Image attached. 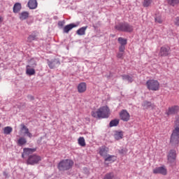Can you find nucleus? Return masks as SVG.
Segmentation results:
<instances>
[{
	"label": "nucleus",
	"mask_w": 179,
	"mask_h": 179,
	"mask_svg": "<svg viewBox=\"0 0 179 179\" xmlns=\"http://www.w3.org/2000/svg\"><path fill=\"white\" fill-rule=\"evenodd\" d=\"M61 63L57 59H54L52 61L48 60V65L50 69H54L57 65H59Z\"/></svg>",
	"instance_id": "15"
},
{
	"label": "nucleus",
	"mask_w": 179,
	"mask_h": 179,
	"mask_svg": "<svg viewBox=\"0 0 179 179\" xmlns=\"http://www.w3.org/2000/svg\"><path fill=\"white\" fill-rule=\"evenodd\" d=\"M146 86L148 90H152L153 92H157L160 87V83L157 80H148L146 82Z\"/></svg>",
	"instance_id": "6"
},
{
	"label": "nucleus",
	"mask_w": 179,
	"mask_h": 179,
	"mask_svg": "<svg viewBox=\"0 0 179 179\" xmlns=\"http://www.w3.org/2000/svg\"><path fill=\"white\" fill-rule=\"evenodd\" d=\"M105 162H109L110 163H114L117 160V157L114 155H107L105 157Z\"/></svg>",
	"instance_id": "25"
},
{
	"label": "nucleus",
	"mask_w": 179,
	"mask_h": 179,
	"mask_svg": "<svg viewBox=\"0 0 179 179\" xmlns=\"http://www.w3.org/2000/svg\"><path fill=\"white\" fill-rule=\"evenodd\" d=\"M119 117L122 121L124 122H128L129 120H131V114L128 112V110L125 109H122L120 113H119Z\"/></svg>",
	"instance_id": "7"
},
{
	"label": "nucleus",
	"mask_w": 179,
	"mask_h": 179,
	"mask_svg": "<svg viewBox=\"0 0 179 179\" xmlns=\"http://www.w3.org/2000/svg\"><path fill=\"white\" fill-rule=\"evenodd\" d=\"M143 107L144 108V109H148L149 108V107H151L152 110H155V108H156V105L148 101H145L143 103Z\"/></svg>",
	"instance_id": "18"
},
{
	"label": "nucleus",
	"mask_w": 179,
	"mask_h": 179,
	"mask_svg": "<svg viewBox=\"0 0 179 179\" xmlns=\"http://www.w3.org/2000/svg\"><path fill=\"white\" fill-rule=\"evenodd\" d=\"M22 10V3H15L13 8V13H19Z\"/></svg>",
	"instance_id": "19"
},
{
	"label": "nucleus",
	"mask_w": 179,
	"mask_h": 179,
	"mask_svg": "<svg viewBox=\"0 0 179 179\" xmlns=\"http://www.w3.org/2000/svg\"><path fill=\"white\" fill-rule=\"evenodd\" d=\"M91 115L94 118H108L110 117V108L108 106H102L96 111H92Z\"/></svg>",
	"instance_id": "1"
},
{
	"label": "nucleus",
	"mask_w": 179,
	"mask_h": 179,
	"mask_svg": "<svg viewBox=\"0 0 179 179\" xmlns=\"http://www.w3.org/2000/svg\"><path fill=\"white\" fill-rule=\"evenodd\" d=\"M36 40H38V38H37V32L36 31H34L27 38L28 43H32V41H36Z\"/></svg>",
	"instance_id": "20"
},
{
	"label": "nucleus",
	"mask_w": 179,
	"mask_h": 179,
	"mask_svg": "<svg viewBox=\"0 0 179 179\" xmlns=\"http://www.w3.org/2000/svg\"><path fill=\"white\" fill-rule=\"evenodd\" d=\"M152 2H153V0H144L143 2V6H144V8H148V6H150V5H152Z\"/></svg>",
	"instance_id": "33"
},
{
	"label": "nucleus",
	"mask_w": 179,
	"mask_h": 179,
	"mask_svg": "<svg viewBox=\"0 0 179 179\" xmlns=\"http://www.w3.org/2000/svg\"><path fill=\"white\" fill-rule=\"evenodd\" d=\"M86 30H87V26L83 27L77 30L76 34L78 36H85L86 34Z\"/></svg>",
	"instance_id": "23"
},
{
	"label": "nucleus",
	"mask_w": 179,
	"mask_h": 179,
	"mask_svg": "<svg viewBox=\"0 0 179 179\" xmlns=\"http://www.w3.org/2000/svg\"><path fill=\"white\" fill-rule=\"evenodd\" d=\"M73 27H76V24H69L64 27L63 31L64 33H69V31H71Z\"/></svg>",
	"instance_id": "22"
},
{
	"label": "nucleus",
	"mask_w": 179,
	"mask_h": 179,
	"mask_svg": "<svg viewBox=\"0 0 179 179\" xmlns=\"http://www.w3.org/2000/svg\"><path fill=\"white\" fill-rule=\"evenodd\" d=\"M103 179H120V178L117 177L114 172H109L104 176Z\"/></svg>",
	"instance_id": "21"
},
{
	"label": "nucleus",
	"mask_w": 179,
	"mask_h": 179,
	"mask_svg": "<svg viewBox=\"0 0 179 179\" xmlns=\"http://www.w3.org/2000/svg\"><path fill=\"white\" fill-rule=\"evenodd\" d=\"M117 57L122 59L124 58V53H117Z\"/></svg>",
	"instance_id": "40"
},
{
	"label": "nucleus",
	"mask_w": 179,
	"mask_h": 179,
	"mask_svg": "<svg viewBox=\"0 0 179 179\" xmlns=\"http://www.w3.org/2000/svg\"><path fill=\"white\" fill-rule=\"evenodd\" d=\"M3 22V18L2 16L0 15V24Z\"/></svg>",
	"instance_id": "42"
},
{
	"label": "nucleus",
	"mask_w": 179,
	"mask_h": 179,
	"mask_svg": "<svg viewBox=\"0 0 179 179\" xmlns=\"http://www.w3.org/2000/svg\"><path fill=\"white\" fill-rule=\"evenodd\" d=\"M36 66H37V64L36 62L27 65L26 66L27 75H29V76H33V75H36V70H34V68H36Z\"/></svg>",
	"instance_id": "9"
},
{
	"label": "nucleus",
	"mask_w": 179,
	"mask_h": 179,
	"mask_svg": "<svg viewBox=\"0 0 179 179\" xmlns=\"http://www.w3.org/2000/svg\"><path fill=\"white\" fill-rule=\"evenodd\" d=\"M115 29L119 31H125L126 33L134 31V27L128 22H120L115 27Z\"/></svg>",
	"instance_id": "4"
},
{
	"label": "nucleus",
	"mask_w": 179,
	"mask_h": 179,
	"mask_svg": "<svg viewBox=\"0 0 179 179\" xmlns=\"http://www.w3.org/2000/svg\"><path fill=\"white\" fill-rule=\"evenodd\" d=\"M179 113V106L174 105L171 107H169L168 109L166 110L165 114L168 117L170 115H176V114H178Z\"/></svg>",
	"instance_id": "8"
},
{
	"label": "nucleus",
	"mask_w": 179,
	"mask_h": 179,
	"mask_svg": "<svg viewBox=\"0 0 179 179\" xmlns=\"http://www.w3.org/2000/svg\"><path fill=\"white\" fill-rule=\"evenodd\" d=\"M174 23L176 26H179V17H176L175 18Z\"/></svg>",
	"instance_id": "39"
},
{
	"label": "nucleus",
	"mask_w": 179,
	"mask_h": 179,
	"mask_svg": "<svg viewBox=\"0 0 179 179\" xmlns=\"http://www.w3.org/2000/svg\"><path fill=\"white\" fill-rule=\"evenodd\" d=\"M119 50L120 52H124V51H125V45H120Z\"/></svg>",
	"instance_id": "37"
},
{
	"label": "nucleus",
	"mask_w": 179,
	"mask_h": 179,
	"mask_svg": "<svg viewBox=\"0 0 179 179\" xmlns=\"http://www.w3.org/2000/svg\"><path fill=\"white\" fill-rule=\"evenodd\" d=\"M74 162L72 159H62L57 165L59 171H68L73 167Z\"/></svg>",
	"instance_id": "3"
},
{
	"label": "nucleus",
	"mask_w": 179,
	"mask_h": 179,
	"mask_svg": "<svg viewBox=\"0 0 179 179\" xmlns=\"http://www.w3.org/2000/svg\"><path fill=\"white\" fill-rule=\"evenodd\" d=\"M64 24H65V21H59L58 22L59 27H64Z\"/></svg>",
	"instance_id": "38"
},
{
	"label": "nucleus",
	"mask_w": 179,
	"mask_h": 179,
	"mask_svg": "<svg viewBox=\"0 0 179 179\" xmlns=\"http://www.w3.org/2000/svg\"><path fill=\"white\" fill-rule=\"evenodd\" d=\"M117 41H119L120 45H127V39L122 37L118 38Z\"/></svg>",
	"instance_id": "34"
},
{
	"label": "nucleus",
	"mask_w": 179,
	"mask_h": 179,
	"mask_svg": "<svg viewBox=\"0 0 179 179\" xmlns=\"http://www.w3.org/2000/svg\"><path fill=\"white\" fill-rule=\"evenodd\" d=\"M155 22L156 23H159V24H162V23H163V20L162 19L161 16L156 17Z\"/></svg>",
	"instance_id": "35"
},
{
	"label": "nucleus",
	"mask_w": 179,
	"mask_h": 179,
	"mask_svg": "<svg viewBox=\"0 0 179 179\" xmlns=\"http://www.w3.org/2000/svg\"><path fill=\"white\" fill-rule=\"evenodd\" d=\"M108 153V148L106 146H102L99 148V155L105 159Z\"/></svg>",
	"instance_id": "16"
},
{
	"label": "nucleus",
	"mask_w": 179,
	"mask_h": 179,
	"mask_svg": "<svg viewBox=\"0 0 179 179\" xmlns=\"http://www.w3.org/2000/svg\"><path fill=\"white\" fill-rule=\"evenodd\" d=\"M26 143H27V141L23 137L20 138L17 141V145H19V146H23V145H26Z\"/></svg>",
	"instance_id": "28"
},
{
	"label": "nucleus",
	"mask_w": 179,
	"mask_h": 179,
	"mask_svg": "<svg viewBox=\"0 0 179 179\" xmlns=\"http://www.w3.org/2000/svg\"><path fill=\"white\" fill-rule=\"evenodd\" d=\"M120 124V120L115 119L113 120H111L109 124V127H117Z\"/></svg>",
	"instance_id": "29"
},
{
	"label": "nucleus",
	"mask_w": 179,
	"mask_h": 179,
	"mask_svg": "<svg viewBox=\"0 0 179 179\" xmlns=\"http://www.w3.org/2000/svg\"><path fill=\"white\" fill-rule=\"evenodd\" d=\"M114 138L116 141H120L124 138V131H115L114 134Z\"/></svg>",
	"instance_id": "24"
},
{
	"label": "nucleus",
	"mask_w": 179,
	"mask_h": 179,
	"mask_svg": "<svg viewBox=\"0 0 179 179\" xmlns=\"http://www.w3.org/2000/svg\"><path fill=\"white\" fill-rule=\"evenodd\" d=\"M22 130H24L25 135L29 132V128H27V127H26L24 124H22Z\"/></svg>",
	"instance_id": "36"
},
{
	"label": "nucleus",
	"mask_w": 179,
	"mask_h": 179,
	"mask_svg": "<svg viewBox=\"0 0 179 179\" xmlns=\"http://www.w3.org/2000/svg\"><path fill=\"white\" fill-rule=\"evenodd\" d=\"M168 3L171 6H177L179 3V0H168Z\"/></svg>",
	"instance_id": "32"
},
{
	"label": "nucleus",
	"mask_w": 179,
	"mask_h": 179,
	"mask_svg": "<svg viewBox=\"0 0 179 179\" xmlns=\"http://www.w3.org/2000/svg\"><path fill=\"white\" fill-rule=\"evenodd\" d=\"M41 160H43V157H41V156L36 154H34L28 157L27 164L31 166H34L36 164H38V163H40Z\"/></svg>",
	"instance_id": "5"
},
{
	"label": "nucleus",
	"mask_w": 179,
	"mask_h": 179,
	"mask_svg": "<svg viewBox=\"0 0 179 179\" xmlns=\"http://www.w3.org/2000/svg\"><path fill=\"white\" fill-rule=\"evenodd\" d=\"M122 78L123 80H128L129 83H132V82H134V78L129 75H123L122 76Z\"/></svg>",
	"instance_id": "27"
},
{
	"label": "nucleus",
	"mask_w": 179,
	"mask_h": 179,
	"mask_svg": "<svg viewBox=\"0 0 179 179\" xmlns=\"http://www.w3.org/2000/svg\"><path fill=\"white\" fill-rule=\"evenodd\" d=\"M176 157H177V154L176 153V150H172L169 152L168 155V160L170 163H173L174 160H176Z\"/></svg>",
	"instance_id": "13"
},
{
	"label": "nucleus",
	"mask_w": 179,
	"mask_h": 179,
	"mask_svg": "<svg viewBox=\"0 0 179 179\" xmlns=\"http://www.w3.org/2000/svg\"><path fill=\"white\" fill-rule=\"evenodd\" d=\"M27 6L30 9H37V6H38V3H37V0H29Z\"/></svg>",
	"instance_id": "14"
},
{
	"label": "nucleus",
	"mask_w": 179,
	"mask_h": 179,
	"mask_svg": "<svg viewBox=\"0 0 179 179\" xmlns=\"http://www.w3.org/2000/svg\"><path fill=\"white\" fill-rule=\"evenodd\" d=\"M78 141V145H80V146H83V147L86 146V141H85V138L80 137Z\"/></svg>",
	"instance_id": "31"
},
{
	"label": "nucleus",
	"mask_w": 179,
	"mask_h": 179,
	"mask_svg": "<svg viewBox=\"0 0 179 179\" xmlns=\"http://www.w3.org/2000/svg\"><path fill=\"white\" fill-rule=\"evenodd\" d=\"M153 174H161L162 176H167V169L166 166H159L153 169Z\"/></svg>",
	"instance_id": "10"
},
{
	"label": "nucleus",
	"mask_w": 179,
	"mask_h": 179,
	"mask_svg": "<svg viewBox=\"0 0 179 179\" xmlns=\"http://www.w3.org/2000/svg\"><path fill=\"white\" fill-rule=\"evenodd\" d=\"M30 99H31V100H34V96H30Z\"/></svg>",
	"instance_id": "43"
},
{
	"label": "nucleus",
	"mask_w": 179,
	"mask_h": 179,
	"mask_svg": "<svg viewBox=\"0 0 179 179\" xmlns=\"http://www.w3.org/2000/svg\"><path fill=\"white\" fill-rule=\"evenodd\" d=\"M170 143L172 146H178L179 143V120L175 122V129L171 136Z\"/></svg>",
	"instance_id": "2"
},
{
	"label": "nucleus",
	"mask_w": 179,
	"mask_h": 179,
	"mask_svg": "<svg viewBox=\"0 0 179 179\" xmlns=\"http://www.w3.org/2000/svg\"><path fill=\"white\" fill-rule=\"evenodd\" d=\"M29 17V12L23 11L20 14V20H26Z\"/></svg>",
	"instance_id": "26"
},
{
	"label": "nucleus",
	"mask_w": 179,
	"mask_h": 179,
	"mask_svg": "<svg viewBox=\"0 0 179 179\" xmlns=\"http://www.w3.org/2000/svg\"><path fill=\"white\" fill-rule=\"evenodd\" d=\"M27 136H28L29 138H33V134H31V133H30V131H29L28 133H27Z\"/></svg>",
	"instance_id": "41"
},
{
	"label": "nucleus",
	"mask_w": 179,
	"mask_h": 179,
	"mask_svg": "<svg viewBox=\"0 0 179 179\" xmlns=\"http://www.w3.org/2000/svg\"><path fill=\"white\" fill-rule=\"evenodd\" d=\"M170 47L169 46H162L160 48L159 55V57H169L170 54Z\"/></svg>",
	"instance_id": "11"
},
{
	"label": "nucleus",
	"mask_w": 179,
	"mask_h": 179,
	"mask_svg": "<svg viewBox=\"0 0 179 179\" xmlns=\"http://www.w3.org/2000/svg\"><path fill=\"white\" fill-rule=\"evenodd\" d=\"M0 59H1V57H0Z\"/></svg>",
	"instance_id": "44"
},
{
	"label": "nucleus",
	"mask_w": 179,
	"mask_h": 179,
	"mask_svg": "<svg viewBox=\"0 0 179 179\" xmlns=\"http://www.w3.org/2000/svg\"><path fill=\"white\" fill-rule=\"evenodd\" d=\"M12 131H13V129H12V127H6L3 129V134H5V135H9V134H10Z\"/></svg>",
	"instance_id": "30"
},
{
	"label": "nucleus",
	"mask_w": 179,
	"mask_h": 179,
	"mask_svg": "<svg viewBox=\"0 0 179 179\" xmlns=\"http://www.w3.org/2000/svg\"><path fill=\"white\" fill-rule=\"evenodd\" d=\"M36 152V148H24V152L22 155V157H24V155L29 156V155H31V153H34Z\"/></svg>",
	"instance_id": "17"
},
{
	"label": "nucleus",
	"mask_w": 179,
	"mask_h": 179,
	"mask_svg": "<svg viewBox=\"0 0 179 179\" xmlns=\"http://www.w3.org/2000/svg\"><path fill=\"white\" fill-rule=\"evenodd\" d=\"M87 89V85H86V83H80L78 84L77 87V90L78 93H85Z\"/></svg>",
	"instance_id": "12"
}]
</instances>
